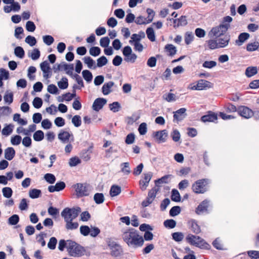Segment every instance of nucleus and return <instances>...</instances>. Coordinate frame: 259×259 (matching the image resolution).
Returning a JSON list of instances; mask_svg holds the SVG:
<instances>
[{
	"mask_svg": "<svg viewBox=\"0 0 259 259\" xmlns=\"http://www.w3.org/2000/svg\"><path fill=\"white\" fill-rule=\"evenodd\" d=\"M171 236L172 239L177 242L181 241L184 238V235L182 232L173 233H172Z\"/></svg>",
	"mask_w": 259,
	"mask_h": 259,
	"instance_id": "nucleus-50",
	"label": "nucleus"
},
{
	"mask_svg": "<svg viewBox=\"0 0 259 259\" xmlns=\"http://www.w3.org/2000/svg\"><path fill=\"white\" fill-rule=\"evenodd\" d=\"M44 42L48 46L52 44L54 41V39L51 35H47L43 36Z\"/></svg>",
	"mask_w": 259,
	"mask_h": 259,
	"instance_id": "nucleus-64",
	"label": "nucleus"
},
{
	"mask_svg": "<svg viewBox=\"0 0 259 259\" xmlns=\"http://www.w3.org/2000/svg\"><path fill=\"white\" fill-rule=\"evenodd\" d=\"M113 85V82L109 81L105 83L102 87V93L104 95H107L111 92L110 89Z\"/></svg>",
	"mask_w": 259,
	"mask_h": 259,
	"instance_id": "nucleus-31",
	"label": "nucleus"
},
{
	"mask_svg": "<svg viewBox=\"0 0 259 259\" xmlns=\"http://www.w3.org/2000/svg\"><path fill=\"white\" fill-rule=\"evenodd\" d=\"M33 137L35 141H40L44 138V132L40 130L37 131L34 133Z\"/></svg>",
	"mask_w": 259,
	"mask_h": 259,
	"instance_id": "nucleus-42",
	"label": "nucleus"
},
{
	"mask_svg": "<svg viewBox=\"0 0 259 259\" xmlns=\"http://www.w3.org/2000/svg\"><path fill=\"white\" fill-rule=\"evenodd\" d=\"M218 119L217 113L211 111H208L205 115L201 117L200 120L204 123L206 122L217 123Z\"/></svg>",
	"mask_w": 259,
	"mask_h": 259,
	"instance_id": "nucleus-10",
	"label": "nucleus"
},
{
	"mask_svg": "<svg viewBox=\"0 0 259 259\" xmlns=\"http://www.w3.org/2000/svg\"><path fill=\"white\" fill-rule=\"evenodd\" d=\"M186 240L190 244L200 249L209 250L211 248L210 245L199 236L189 234L186 236Z\"/></svg>",
	"mask_w": 259,
	"mask_h": 259,
	"instance_id": "nucleus-3",
	"label": "nucleus"
},
{
	"mask_svg": "<svg viewBox=\"0 0 259 259\" xmlns=\"http://www.w3.org/2000/svg\"><path fill=\"white\" fill-rule=\"evenodd\" d=\"M213 246L218 250H223V244L219 238H217L212 243Z\"/></svg>",
	"mask_w": 259,
	"mask_h": 259,
	"instance_id": "nucleus-40",
	"label": "nucleus"
},
{
	"mask_svg": "<svg viewBox=\"0 0 259 259\" xmlns=\"http://www.w3.org/2000/svg\"><path fill=\"white\" fill-rule=\"evenodd\" d=\"M170 136L172 140L177 142L180 140L181 135L179 131L177 129L174 130L170 134Z\"/></svg>",
	"mask_w": 259,
	"mask_h": 259,
	"instance_id": "nucleus-44",
	"label": "nucleus"
},
{
	"mask_svg": "<svg viewBox=\"0 0 259 259\" xmlns=\"http://www.w3.org/2000/svg\"><path fill=\"white\" fill-rule=\"evenodd\" d=\"M171 199L175 202H180L181 196L179 191L177 189H172L171 191Z\"/></svg>",
	"mask_w": 259,
	"mask_h": 259,
	"instance_id": "nucleus-32",
	"label": "nucleus"
},
{
	"mask_svg": "<svg viewBox=\"0 0 259 259\" xmlns=\"http://www.w3.org/2000/svg\"><path fill=\"white\" fill-rule=\"evenodd\" d=\"M229 27V24H220L218 26L212 27L209 32L208 35L210 37L221 36L228 30Z\"/></svg>",
	"mask_w": 259,
	"mask_h": 259,
	"instance_id": "nucleus-6",
	"label": "nucleus"
},
{
	"mask_svg": "<svg viewBox=\"0 0 259 259\" xmlns=\"http://www.w3.org/2000/svg\"><path fill=\"white\" fill-rule=\"evenodd\" d=\"M174 27L175 28L180 26H185L187 25L188 22L187 17L184 15L181 16L179 18L173 19Z\"/></svg>",
	"mask_w": 259,
	"mask_h": 259,
	"instance_id": "nucleus-16",
	"label": "nucleus"
},
{
	"mask_svg": "<svg viewBox=\"0 0 259 259\" xmlns=\"http://www.w3.org/2000/svg\"><path fill=\"white\" fill-rule=\"evenodd\" d=\"M40 68L44 73V77L48 78L50 77L49 73H50L51 69L49 65V63L47 61H45L40 63Z\"/></svg>",
	"mask_w": 259,
	"mask_h": 259,
	"instance_id": "nucleus-18",
	"label": "nucleus"
},
{
	"mask_svg": "<svg viewBox=\"0 0 259 259\" xmlns=\"http://www.w3.org/2000/svg\"><path fill=\"white\" fill-rule=\"evenodd\" d=\"M89 52L91 55L96 57L100 55L101 50L98 47H93L90 48Z\"/></svg>",
	"mask_w": 259,
	"mask_h": 259,
	"instance_id": "nucleus-53",
	"label": "nucleus"
},
{
	"mask_svg": "<svg viewBox=\"0 0 259 259\" xmlns=\"http://www.w3.org/2000/svg\"><path fill=\"white\" fill-rule=\"evenodd\" d=\"M164 50L167 52V55L169 56H172L177 53L176 48L171 44H167L165 46Z\"/></svg>",
	"mask_w": 259,
	"mask_h": 259,
	"instance_id": "nucleus-26",
	"label": "nucleus"
},
{
	"mask_svg": "<svg viewBox=\"0 0 259 259\" xmlns=\"http://www.w3.org/2000/svg\"><path fill=\"white\" fill-rule=\"evenodd\" d=\"M194 39V36L191 32H186L185 35V42L186 45H189Z\"/></svg>",
	"mask_w": 259,
	"mask_h": 259,
	"instance_id": "nucleus-57",
	"label": "nucleus"
},
{
	"mask_svg": "<svg viewBox=\"0 0 259 259\" xmlns=\"http://www.w3.org/2000/svg\"><path fill=\"white\" fill-rule=\"evenodd\" d=\"M84 63L86 64L89 68H92L95 65V62L89 56L84 57L83 59Z\"/></svg>",
	"mask_w": 259,
	"mask_h": 259,
	"instance_id": "nucleus-46",
	"label": "nucleus"
},
{
	"mask_svg": "<svg viewBox=\"0 0 259 259\" xmlns=\"http://www.w3.org/2000/svg\"><path fill=\"white\" fill-rule=\"evenodd\" d=\"M72 122L75 127H79L81 124V117L79 115H74L72 118Z\"/></svg>",
	"mask_w": 259,
	"mask_h": 259,
	"instance_id": "nucleus-51",
	"label": "nucleus"
},
{
	"mask_svg": "<svg viewBox=\"0 0 259 259\" xmlns=\"http://www.w3.org/2000/svg\"><path fill=\"white\" fill-rule=\"evenodd\" d=\"M197 83L199 86L200 90H206L212 87V83L204 79L198 80Z\"/></svg>",
	"mask_w": 259,
	"mask_h": 259,
	"instance_id": "nucleus-20",
	"label": "nucleus"
},
{
	"mask_svg": "<svg viewBox=\"0 0 259 259\" xmlns=\"http://www.w3.org/2000/svg\"><path fill=\"white\" fill-rule=\"evenodd\" d=\"M121 171L125 175H128L130 172V164L128 162H123L121 163Z\"/></svg>",
	"mask_w": 259,
	"mask_h": 259,
	"instance_id": "nucleus-38",
	"label": "nucleus"
},
{
	"mask_svg": "<svg viewBox=\"0 0 259 259\" xmlns=\"http://www.w3.org/2000/svg\"><path fill=\"white\" fill-rule=\"evenodd\" d=\"M4 101L9 104H11L13 101V94L12 92L7 93L4 97Z\"/></svg>",
	"mask_w": 259,
	"mask_h": 259,
	"instance_id": "nucleus-62",
	"label": "nucleus"
},
{
	"mask_svg": "<svg viewBox=\"0 0 259 259\" xmlns=\"http://www.w3.org/2000/svg\"><path fill=\"white\" fill-rule=\"evenodd\" d=\"M76 96V91L75 90H73V93L72 94L70 93H67L62 95V99H59V102H63L64 100L67 101H71L74 97Z\"/></svg>",
	"mask_w": 259,
	"mask_h": 259,
	"instance_id": "nucleus-27",
	"label": "nucleus"
},
{
	"mask_svg": "<svg viewBox=\"0 0 259 259\" xmlns=\"http://www.w3.org/2000/svg\"><path fill=\"white\" fill-rule=\"evenodd\" d=\"M148 38L151 41L155 40V35L153 29L148 27L146 31Z\"/></svg>",
	"mask_w": 259,
	"mask_h": 259,
	"instance_id": "nucleus-35",
	"label": "nucleus"
},
{
	"mask_svg": "<svg viewBox=\"0 0 259 259\" xmlns=\"http://www.w3.org/2000/svg\"><path fill=\"white\" fill-rule=\"evenodd\" d=\"M217 65V62L214 61H205L202 64V66L206 68H212Z\"/></svg>",
	"mask_w": 259,
	"mask_h": 259,
	"instance_id": "nucleus-58",
	"label": "nucleus"
},
{
	"mask_svg": "<svg viewBox=\"0 0 259 259\" xmlns=\"http://www.w3.org/2000/svg\"><path fill=\"white\" fill-rule=\"evenodd\" d=\"M80 211L79 207L72 208L66 207L61 212V215L66 223L65 228L67 230H75L78 227V223L72 222V221L78 217Z\"/></svg>",
	"mask_w": 259,
	"mask_h": 259,
	"instance_id": "nucleus-1",
	"label": "nucleus"
},
{
	"mask_svg": "<svg viewBox=\"0 0 259 259\" xmlns=\"http://www.w3.org/2000/svg\"><path fill=\"white\" fill-rule=\"evenodd\" d=\"M209 183L207 179L198 180L192 185V190L195 194H203L208 191Z\"/></svg>",
	"mask_w": 259,
	"mask_h": 259,
	"instance_id": "nucleus-4",
	"label": "nucleus"
},
{
	"mask_svg": "<svg viewBox=\"0 0 259 259\" xmlns=\"http://www.w3.org/2000/svg\"><path fill=\"white\" fill-rule=\"evenodd\" d=\"M57 243V239L54 237H52L50 239L48 243V247L51 249H54L56 248Z\"/></svg>",
	"mask_w": 259,
	"mask_h": 259,
	"instance_id": "nucleus-55",
	"label": "nucleus"
},
{
	"mask_svg": "<svg viewBox=\"0 0 259 259\" xmlns=\"http://www.w3.org/2000/svg\"><path fill=\"white\" fill-rule=\"evenodd\" d=\"M225 111L227 113L237 112V107L232 103H226L224 107Z\"/></svg>",
	"mask_w": 259,
	"mask_h": 259,
	"instance_id": "nucleus-30",
	"label": "nucleus"
},
{
	"mask_svg": "<svg viewBox=\"0 0 259 259\" xmlns=\"http://www.w3.org/2000/svg\"><path fill=\"white\" fill-rule=\"evenodd\" d=\"M152 177L151 172L144 174L143 179H141L139 182L140 188L142 191L145 190L149 185V181Z\"/></svg>",
	"mask_w": 259,
	"mask_h": 259,
	"instance_id": "nucleus-13",
	"label": "nucleus"
},
{
	"mask_svg": "<svg viewBox=\"0 0 259 259\" xmlns=\"http://www.w3.org/2000/svg\"><path fill=\"white\" fill-rule=\"evenodd\" d=\"M62 66L64 70L66 71V74H67L72 78L74 75V74H73V71L74 70L73 64H67L65 63L62 65Z\"/></svg>",
	"mask_w": 259,
	"mask_h": 259,
	"instance_id": "nucleus-29",
	"label": "nucleus"
},
{
	"mask_svg": "<svg viewBox=\"0 0 259 259\" xmlns=\"http://www.w3.org/2000/svg\"><path fill=\"white\" fill-rule=\"evenodd\" d=\"M44 178L46 181L50 184H53L56 181V178L55 176L52 174H46Z\"/></svg>",
	"mask_w": 259,
	"mask_h": 259,
	"instance_id": "nucleus-59",
	"label": "nucleus"
},
{
	"mask_svg": "<svg viewBox=\"0 0 259 259\" xmlns=\"http://www.w3.org/2000/svg\"><path fill=\"white\" fill-rule=\"evenodd\" d=\"M186 109L185 108H181L176 111L174 112V121L177 120V121H181L184 119L187 116L186 113Z\"/></svg>",
	"mask_w": 259,
	"mask_h": 259,
	"instance_id": "nucleus-15",
	"label": "nucleus"
},
{
	"mask_svg": "<svg viewBox=\"0 0 259 259\" xmlns=\"http://www.w3.org/2000/svg\"><path fill=\"white\" fill-rule=\"evenodd\" d=\"M170 175H167L162 177L161 178L158 179L155 181V184L156 187L159 188L160 185L161 184H166L168 183V178Z\"/></svg>",
	"mask_w": 259,
	"mask_h": 259,
	"instance_id": "nucleus-28",
	"label": "nucleus"
},
{
	"mask_svg": "<svg viewBox=\"0 0 259 259\" xmlns=\"http://www.w3.org/2000/svg\"><path fill=\"white\" fill-rule=\"evenodd\" d=\"M164 226L169 229L174 228L176 226V222L172 219H168L164 221Z\"/></svg>",
	"mask_w": 259,
	"mask_h": 259,
	"instance_id": "nucleus-41",
	"label": "nucleus"
},
{
	"mask_svg": "<svg viewBox=\"0 0 259 259\" xmlns=\"http://www.w3.org/2000/svg\"><path fill=\"white\" fill-rule=\"evenodd\" d=\"M19 221V217L17 214H13L8 219V223L11 225H16Z\"/></svg>",
	"mask_w": 259,
	"mask_h": 259,
	"instance_id": "nucleus-48",
	"label": "nucleus"
},
{
	"mask_svg": "<svg viewBox=\"0 0 259 259\" xmlns=\"http://www.w3.org/2000/svg\"><path fill=\"white\" fill-rule=\"evenodd\" d=\"M159 191V188L155 186L154 187H153V188L149 190L147 196L154 200L156 196L157 193Z\"/></svg>",
	"mask_w": 259,
	"mask_h": 259,
	"instance_id": "nucleus-39",
	"label": "nucleus"
},
{
	"mask_svg": "<svg viewBox=\"0 0 259 259\" xmlns=\"http://www.w3.org/2000/svg\"><path fill=\"white\" fill-rule=\"evenodd\" d=\"M41 191L39 189H33L29 190V197L32 199L38 198L41 195Z\"/></svg>",
	"mask_w": 259,
	"mask_h": 259,
	"instance_id": "nucleus-34",
	"label": "nucleus"
},
{
	"mask_svg": "<svg viewBox=\"0 0 259 259\" xmlns=\"http://www.w3.org/2000/svg\"><path fill=\"white\" fill-rule=\"evenodd\" d=\"M257 73L256 66H249L246 68L245 74L247 77H251Z\"/></svg>",
	"mask_w": 259,
	"mask_h": 259,
	"instance_id": "nucleus-25",
	"label": "nucleus"
},
{
	"mask_svg": "<svg viewBox=\"0 0 259 259\" xmlns=\"http://www.w3.org/2000/svg\"><path fill=\"white\" fill-rule=\"evenodd\" d=\"M42 105V101L39 97H35L33 101V105L34 108L38 109L41 107Z\"/></svg>",
	"mask_w": 259,
	"mask_h": 259,
	"instance_id": "nucleus-63",
	"label": "nucleus"
},
{
	"mask_svg": "<svg viewBox=\"0 0 259 259\" xmlns=\"http://www.w3.org/2000/svg\"><path fill=\"white\" fill-rule=\"evenodd\" d=\"M15 55L20 58H23L25 55V52L23 49L21 47H17L14 50Z\"/></svg>",
	"mask_w": 259,
	"mask_h": 259,
	"instance_id": "nucleus-45",
	"label": "nucleus"
},
{
	"mask_svg": "<svg viewBox=\"0 0 259 259\" xmlns=\"http://www.w3.org/2000/svg\"><path fill=\"white\" fill-rule=\"evenodd\" d=\"M191 230L195 234H198L201 232L200 226L198 225L197 222L195 220H191L188 222Z\"/></svg>",
	"mask_w": 259,
	"mask_h": 259,
	"instance_id": "nucleus-19",
	"label": "nucleus"
},
{
	"mask_svg": "<svg viewBox=\"0 0 259 259\" xmlns=\"http://www.w3.org/2000/svg\"><path fill=\"white\" fill-rule=\"evenodd\" d=\"M210 201L205 199L202 201L196 208L195 212L197 214H200L203 212H208V208L210 206Z\"/></svg>",
	"mask_w": 259,
	"mask_h": 259,
	"instance_id": "nucleus-11",
	"label": "nucleus"
},
{
	"mask_svg": "<svg viewBox=\"0 0 259 259\" xmlns=\"http://www.w3.org/2000/svg\"><path fill=\"white\" fill-rule=\"evenodd\" d=\"M106 102V100L104 98H97L93 103V109L96 111H98L103 108Z\"/></svg>",
	"mask_w": 259,
	"mask_h": 259,
	"instance_id": "nucleus-17",
	"label": "nucleus"
},
{
	"mask_svg": "<svg viewBox=\"0 0 259 259\" xmlns=\"http://www.w3.org/2000/svg\"><path fill=\"white\" fill-rule=\"evenodd\" d=\"M2 192L4 196L7 198H10L13 194V191L10 187H5L3 188Z\"/></svg>",
	"mask_w": 259,
	"mask_h": 259,
	"instance_id": "nucleus-49",
	"label": "nucleus"
},
{
	"mask_svg": "<svg viewBox=\"0 0 259 259\" xmlns=\"http://www.w3.org/2000/svg\"><path fill=\"white\" fill-rule=\"evenodd\" d=\"M122 53L124 57V60L127 62L134 63L137 58V55L132 53V50L128 46L123 49Z\"/></svg>",
	"mask_w": 259,
	"mask_h": 259,
	"instance_id": "nucleus-9",
	"label": "nucleus"
},
{
	"mask_svg": "<svg viewBox=\"0 0 259 259\" xmlns=\"http://www.w3.org/2000/svg\"><path fill=\"white\" fill-rule=\"evenodd\" d=\"M84 249L83 247L70 241L68 244V251L70 255L74 257H80L84 254Z\"/></svg>",
	"mask_w": 259,
	"mask_h": 259,
	"instance_id": "nucleus-5",
	"label": "nucleus"
},
{
	"mask_svg": "<svg viewBox=\"0 0 259 259\" xmlns=\"http://www.w3.org/2000/svg\"><path fill=\"white\" fill-rule=\"evenodd\" d=\"M249 37V34L246 32L241 33L235 41L236 44L238 46H241L243 42H244Z\"/></svg>",
	"mask_w": 259,
	"mask_h": 259,
	"instance_id": "nucleus-21",
	"label": "nucleus"
},
{
	"mask_svg": "<svg viewBox=\"0 0 259 259\" xmlns=\"http://www.w3.org/2000/svg\"><path fill=\"white\" fill-rule=\"evenodd\" d=\"M181 212V207L179 206H175L171 207L169 210V215L175 217L178 215Z\"/></svg>",
	"mask_w": 259,
	"mask_h": 259,
	"instance_id": "nucleus-47",
	"label": "nucleus"
},
{
	"mask_svg": "<svg viewBox=\"0 0 259 259\" xmlns=\"http://www.w3.org/2000/svg\"><path fill=\"white\" fill-rule=\"evenodd\" d=\"M167 136V132L165 130L159 131L153 133V137L158 141L159 143L165 142Z\"/></svg>",
	"mask_w": 259,
	"mask_h": 259,
	"instance_id": "nucleus-12",
	"label": "nucleus"
},
{
	"mask_svg": "<svg viewBox=\"0 0 259 259\" xmlns=\"http://www.w3.org/2000/svg\"><path fill=\"white\" fill-rule=\"evenodd\" d=\"M237 113L245 119H249L253 115V111L249 107L244 105L238 106Z\"/></svg>",
	"mask_w": 259,
	"mask_h": 259,
	"instance_id": "nucleus-7",
	"label": "nucleus"
},
{
	"mask_svg": "<svg viewBox=\"0 0 259 259\" xmlns=\"http://www.w3.org/2000/svg\"><path fill=\"white\" fill-rule=\"evenodd\" d=\"M12 112V109L8 106L0 107V114L1 115H8Z\"/></svg>",
	"mask_w": 259,
	"mask_h": 259,
	"instance_id": "nucleus-52",
	"label": "nucleus"
},
{
	"mask_svg": "<svg viewBox=\"0 0 259 259\" xmlns=\"http://www.w3.org/2000/svg\"><path fill=\"white\" fill-rule=\"evenodd\" d=\"M88 186V184L82 183H77L73 186L76 194L78 197H81L89 195Z\"/></svg>",
	"mask_w": 259,
	"mask_h": 259,
	"instance_id": "nucleus-8",
	"label": "nucleus"
},
{
	"mask_svg": "<svg viewBox=\"0 0 259 259\" xmlns=\"http://www.w3.org/2000/svg\"><path fill=\"white\" fill-rule=\"evenodd\" d=\"M147 124L145 122L141 123L138 128V131L140 135H144L147 133Z\"/></svg>",
	"mask_w": 259,
	"mask_h": 259,
	"instance_id": "nucleus-61",
	"label": "nucleus"
},
{
	"mask_svg": "<svg viewBox=\"0 0 259 259\" xmlns=\"http://www.w3.org/2000/svg\"><path fill=\"white\" fill-rule=\"evenodd\" d=\"M82 74L84 80L90 82L93 79V75L92 73L88 70H84L82 72Z\"/></svg>",
	"mask_w": 259,
	"mask_h": 259,
	"instance_id": "nucleus-33",
	"label": "nucleus"
},
{
	"mask_svg": "<svg viewBox=\"0 0 259 259\" xmlns=\"http://www.w3.org/2000/svg\"><path fill=\"white\" fill-rule=\"evenodd\" d=\"M208 47L209 49L214 50L220 48L218 44L217 40L209 39L206 41Z\"/></svg>",
	"mask_w": 259,
	"mask_h": 259,
	"instance_id": "nucleus-37",
	"label": "nucleus"
},
{
	"mask_svg": "<svg viewBox=\"0 0 259 259\" xmlns=\"http://www.w3.org/2000/svg\"><path fill=\"white\" fill-rule=\"evenodd\" d=\"M146 12H147V14H148L147 18H147V22L149 23L151 22L153 20L154 15H155V12L152 9H150V8L147 9Z\"/></svg>",
	"mask_w": 259,
	"mask_h": 259,
	"instance_id": "nucleus-56",
	"label": "nucleus"
},
{
	"mask_svg": "<svg viewBox=\"0 0 259 259\" xmlns=\"http://www.w3.org/2000/svg\"><path fill=\"white\" fill-rule=\"evenodd\" d=\"M15 151L12 147H8L5 150V158L8 160H11L15 156Z\"/></svg>",
	"mask_w": 259,
	"mask_h": 259,
	"instance_id": "nucleus-23",
	"label": "nucleus"
},
{
	"mask_svg": "<svg viewBox=\"0 0 259 259\" xmlns=\"http://www.w3.org/2000/svg\"><path fill=\"white\" fill-rule=\"evenodd\" d=\"M258 48L259 42L257 41L249 43L246 46V50L249 52H252L257 50Z\"/></svg>",
	"mask_w": 259,
	"mask_h": 259,
	"instance_id": "nucleus-36",
	"label": "nucleus"
},
{
	"mask_svg": "<svg viewBox=\"0 0 259 259\" xmlns=\"http://www.w3.org/2000/svg\"><path fill=\"white\" fill-rule=\"evenodd\" d=\"M94 199L97 204L102 203L104 201V196L102 193H97L94 195Z\"/></svg>",
	"mask_w": 259,
	"mask_h": 259,
	"instance_id": "nucleus-43",
	"label": "nucleus"
},
{
	"mask_svg": "<svg viewBox=\"0 0 259 259\" xmlns=\"http://www.w3.org/2000/svg\"><path fill=\"white\" fill-rule=\"evenodd\" d=\"M218 37L217 40L220 48H225L228 45L230 41V35L229 34Z\"/></svg>",
	"mask_w": 259,
	"mask_h": 259,
	"instance_id": "nucleus-14",
	"label": "nucleus"
},
{
	"mask_svg": "<svg viewBox=\"0 0 259 259\" xmlns=\"http://www.w3.org/2000/svg\"><path fill=\"white\" fill-rule=\"evenodd\" d=\"M163 98L168 102H174L176 100V96L173 93H169L167 94H165L163 96Z\"/></svg>",
	"mask_w": 259,
	"mask_h": 259,
	"instance_id": "nucleus-60",
	"label": "nucleus"
},
{
	"mask_svg": "<svg viewBox=\"0 0 259 259\" xmlns=\"http://www.w3.org/2000/svg\"><path fill=\"white\" fill-rule=\"evenodd\" d=\"M70 137V134L69 132L64 131H61L58 134V138L63 143L68 142Z\"/></svg>",
	"mask_w": 259,
	"mask_h": 259,
	"instance_id": "nucleus-24",
	"label": "nucleus"
},
{
	"mask_svg": "<svg viewBox=\"0 0 259 259\" xmlns=\"http://www.w3.org/2000/svg\"><path fill=\"white\" fill-rule=\"evenodd\" d=\"M123 241L128 246L134 248L140 247L144 244L143 237L139 234L138 232L134 228L130 229L122 235Z\"/></svg>",
	"mask_w": 259,
	"mask_h": 259,
	"instance_id": "nucleus-2",
	"label": "nucleus"
},
{
	"mask_svg": "<svg viewBox=\"0 0 259 259\" xmlns=\"http://www.w3.org/2000/svg\"><path fill=\"white\" fill-rule=\"evenodd\" d=\"M123 254V250L121 247L116 243H114V257L120 256Z\"/></svg>",
	"mask_w": 259,
	"mask_h": 259,
	"instance_id": "nucleus-54",
	"label": "nucleus"
},
{
	"mask_svg": "<svg viewBox=\"0 0 259 259\" xmlns=\"http://www.w3.org/2000/svg\"><path fill=\"white\" fill-rule=\"evenodd\" d=\"M73 78L75 79L76 81L77 82L78 85H76L74 84L73 87V90H75V89H81L82 88L84 87L83 81L82 80V78L80 76L78 75L77 74H75L73 75Z\"/></svg>",
	"mask_w": 259,
	"mask_h": 259,
	"instance_id": "nucleus-22",
	"label": "nucleus"
}]
</instances>
